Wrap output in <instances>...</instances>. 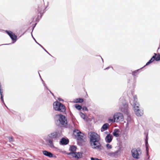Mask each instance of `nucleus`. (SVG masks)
Listing matches in <instances>:
<instances>
[{
	"label": "nucleus",
	"mask_w": 160,
	"mask_h": 160,
	"mask_svg": "<svg viewBox=\"0 0 160 160\" xmlns=\"http://www.w3.org/2000/svg\"><path fill=\"white\" fill-rule=\"evenodd\" d=\"M88 138L91 148L100 151L102 149V146L100 142V137L96 133L92 132L88 133Z\"/></svg>",
	"instance_id": "f257e3e1"
},
{
	"label": "nucleus",
	"mask_w": 160,
	"mask_h": 160,
	"mask_svg": "<svg viewBox=\"0 0 160 160\" xmlns=\"http://www.w3.org/2000/svg\"><path fill=\"white\" fill-rule=\"evenodd\" d=\"M53 109L55 111L61 112L63 114H66V108L62 103L57 101L53 102Z\"/></svg>",
	"instance_id": "f03ea898"
},
{
	"label": "nucleus",
	"mask_w": 160,
	"mask_h": 160,
	"mask_svg": "<svg viewBox=\"0 0 160 160\" xmlns=\"http://www.w3.org/2000/svg\"><path fill=\"white\" fill-rule=\"evenodd\" d=\"M43 5L41 3L38 4V8L36 9V12L37 13L38 15H39V18H41L42 17L43 14L46 12L45 9L47 7L45 8L44 9H43Z\"/></svg>",
	"instance_id": "7ed1b4c3"
},
{
	"label": "nucleus",
	"mask_w": 160,
	"mask_h": 160,
	"mask_svg": "<svg viewBox=\"0 0 160 160\" xmlns=\"http://www.w3.org/2000/svg\"><path fill=\"white\" fill-rule=\"evenodd\" d=\"M6 33L9 36L12 41V43H14L17 40V36L12 31L9 30H5Z\"/></svg>",
	"instance_id": "20e7f679"
},
{
	"label": "nucleus",
	"mask_w": 160,
	"mask_h": 160,
	"mask_svg": "<svg viewBox=\"0 0 160 160\" xmlns=\"http://www.w3.org/2000/svg\"><path fill=\"white\" fill-rule=\"evenodd\" d=\"M73 134L77 137V139L78 140L83 141V138L84 137V134L80 131L78 129L75 130L73 131Z\"/></svg>",
	"instance_id": "39448f33"
},
{
	"label": "nucleus",
	"mask_w": 160,
	"mask_h": 160,
	"mask_svg": "<svg viewBox=\"0 0 160 160\" xmlns=\"http://www.w3.org/2000/svg\"><path fill=\"white\" fill-rule=\"evenodd\" d=\"M157 54L156 53H154V55L147 62L146 65L143 67H144L146 66L149 65V64L153 62L155 60L157 61H160V54L158 53L157 56Z\"/></svg>",
	"instance_id": "423d86ee"
},
{
	"label": "nucleus",
	"mask_w": 160,
	"mask_h": 160,
	"mask_svg": "<svg viewBox=\"0 0 160 160\" xmlns=\"http://www.w3.org/2000/svg\"><path fill=\"white\" fill-rule=\"evenodd\" d=\"M48 136L50 138L57 140L59 138L60 134L58 131H54L48 134Z\"/></svg>",
	"instance_id": "0eeeda50"
},
{
	"label": "nucleus",
	"mask_w": 160,
	"mask_h": 160,
	"mask_svg": "<svg viewBox=\"0 0 160 160\" xmlns=\"http://www.w3.org/2000/svg\"><path fill=\"white\" fill-rule=\"evenodd\" d=\"M60 124L63 126L67 125V120L66 117L62 114H59V117L58 119Z\"/></svg>",
	"instance_id": "6e6552de"
},
{
	"label": "nucleus",
	"mask_w": 160,
	"mask_h": 160,
	"mask_svg": "<svg viewBox=\"0 0 160 160\" xmlns=\"http://www.w3.org/2000/svg\"><path fill=\"white\" fill-rule=\"evenodd\" d=\"M121 110V111L125 114L128 115L129 112H128V104L127 102H125L122 103Z\"/></svg>",
	"instance_id": "1a4fd4ad"
},
{
	"label": "nucleus",
	"mask_w": 160,
	"mask_h": 160,
	"mask_svg": "<svg viewBox=\"0 0 160 160\" xmlns=\"http://www.w3.org/2000/svg\"><path fill=\"white\" fill-rule=\"evenodd\" d=\"M113 118L116 119L117 122L122 121L123 120V115L121 113H118L114 114L113 115Z\"/></svg>",
	"instance_id": "9d476101"
},
{
	"label": "nucleus",
	"mask_w": 160,
	"mask_h": 160,
	"mask_svg": "<svg viewBox=\"0 0 160 160\" xmlns=\"http://www.w3.org/2000/svg\"><path fill=\"white\" fill-rule=\"evenodd\" d=\"M131 153L132 157L135 159H138L139 158V154L138 152L137 149L132 148L131 150Z\"/></svg>",
	"instance_id": "9b49d317"
},
{
	"label": "nucleus",
	"mask_w": 160,
	"mask_h": 160,
	"mask_svg": "<svg viewBox=\"0 0 160 160\" xmlns=\"http://www.w3.org/2000/svg\"><path fill=\"white\" fill-rule=\"evenodd\" d=\"M144 134L145 135V145L146 147V151L147 155V156H148V152H149V145L148 144V133H146V132H145Z\"/></svg>",
	"instance_id": "f8f14e48"
},
{
	"label": "nucleus",
	"mask_w": 160,
	"mask_h": 160,
	"mask_svg": "<svg viewBox=\"0 0 160 160\" xmlns=\"http://www.w3.org/2000/svg\"><path fill=\"white\" fill-rule=\"evenodd\" d=\"M77 149V147L76 146L74 145H70L69 150L70 151V152L68 153L67 154L68 155H72L74 154L75 152H76Z\"/></svg>",
	"instance_id": "ddd939ff"
},
{
	"label": "nucleus",
	"mask_w": 160,
	"mask_h": 160,
	"mask_svg": "<svg viewBox=\"0 0 160 160\" xmlns=\"http://www.w3.org/2000/svg\"><path fill=\"white\" fill-rule=\"evenodd\" d=\"M69 140L67 138H62L60 141L59 144L62 145H65L68 144Z\"/></svg>",
	"instance_id": "4468645a"
},
{
	"label": "nucleus",
	"mask_w": 160,
	"mask_h": 160,
	"mask_svg": "<svg viewBox=\"0 0 160 160\" xmlns=\"http://www.w3.org/2000/svg\"><path fill=\"white\" fill-rule=\"evenodd\" d=\"M134 108V111L136 114L138 116H141L143 114V111H141L139 109V106L138 108L136 107L133 108Z\"/></svg>",
	"instance_id": "2eb2a0df"
},
{
	"label": "nucleus",
	"mask_w": 160,
	"mask_h": 160,
	"mask_svg": "<svg viewBox=\"0 0 160 160\" xmlns=\"http://www.w3.org/2000/svg\"><path fill=\"white\" fill-rule=\"evenodd\" d=\"M46 141L48 143V145L51 148H55L53 143V139L51 138H48L46 139Z\"/></svg>",
	"instance_id": "dca6fc26"
},
{
	"label": "nucleus",
	"mask_w": 160,
	"mask_h": 160,
	"mask_svg": "<svg viewBox=\"0 0 160 160\" xmlns=\"http://www.w3.org/2000/svg\"><path fill=\"white\" fill-rule=\"evenodd\" d=\"M133 108L136 107L138 108L139 106H140L138 102H137V98L136 95H134L133 96Z\"/></svg>",
	"instance_id": "f3484780"
},
{
	"label": "nucleus",
	"mask_w": 160,
	"mask_h": 160,
	"mask_svg": "<svg viewBox=\"0 0 160 160\" xmlns=\"http://www.w3.org/2000/svg\"><path fill=\"white\" fill-rule=\"evenodd\" d=\"M119 151L117 150L114 152H110L108 154L110 157L112 158H116L118 156Z\"/></svg>",
	"instance_id": "a211bd4d"
},
{
	"label": "nucleus",
	"mask_w": 160,
	"mask_h": 160,
	"mask_svg": "<svg viewBox=\"0 0 160 160\" xmlns=\"http://www.w3.org/2000/svg\"><path fill=\"white\" fill-rule=\"evenodd\" d=\"M42 153L44 155L50 158H52L53 156V154L52 153L47 150L43 151Z\"/></svg>",
	"instance_id": "6ab92c4d"
},
{
	"label": "nucleus",
	"mask_w": 160,
	"mask_h": 160,
	"mask_svg": "<svg viewBox=\"0 0 160 160\" xmlns=\"http://www.w3.org/2000/svg\"><path fill=\"white\" fill-rule=\"evenodd\" d=\"M143 67L140 68L135 70L132 72V74L133 76L135 78V77H137L138 75L141 72V70L144 68Z\"/></svg>",
	"instance_id": "aec40b11"
},
{
	"label": "nucleus",
	"mask_w": 160,
	"mask_h": 160,
	"mask_svg": "<svg viewBox=\"0 0 160 160\" xmlns=\"http://www.w3.org/2000/svg\"><path fill=\"white\" fill-rule=\"evenodd\" d=\"M113 136L110 134H108L105 138V140L107 143L111 142Z\"/></svg>",
	"instance_id": "412c9836"
},
{
	"label": "nucleus",
	"mask_w": 160,
	"mask_h": 160,
	"mask_svg": "<svg viewBox=\"0 0 160 160\" xmlns=\"http://www.w3.org/2000/svg\"><path fill=\"white\" fill-rule=\"evenodd\" d=\"M73 157L77 158L78 159L80 158L82 156V153L81 152H75L74 154L72 155Z\"/></svg>",
	"instance_id": "4be33fe9"
},
{
	"label": "nucleus",
	"mask_w": 160,
	"mask_h": 160,
	"mask_svg": "<svg viewBox=\"0 0 160 160\" xmlns=\"http://www.w3.org/2000/svg\"><path fill=\"white\" fill-rule=\"evenodd\" d=\"M109 126V125L108 123H105L102 126L101 128V131L102 132L107 130Z\"/></svg>",
	"instance_id": "5701e85b"
},
{
	"label": "nucleus",
	"mask_w": 160,
	"mask_h": 160,
	"mask_svg": "<svg viewBox=\"0 0 160 160\" xmlns=\"http://www.w3.org/2000/svg\"><path fill=\"white\" fill-rule=\"evenodd\" d=\"M119 132L120 130L119 129H115L113 132V135L116 137H118L119 136Z\"/></svg>",
	"instance_id": "b1692460"
},
{
	"label": "nucleus",
	"mask_w": 160,
	"mask_h": 160,
	"mask_svg": "<svg viewBox=\"0 0 160 160\" xmlns=\"http://www.w3.org/2000/svg\"><path fill=\"white\" fill-rule=\"evenodd\" d=\"M126 115L127 116V122L126 127L128 128L129 125L131 122V118L130 117V116L129 115V113L128 114V115Z\"/></svg>",
	"instance_id": "393cba45"
},
{
	"label": "nucleus",
	"mask_w": 160,
	"mask_h": 160,
	"mask_svg": "<svg viewBox=\"0 0 160 160\" xmlns=\"http://www.w3.org/2000/svg\"><path fill=\"white\" fill-rule=\"evenodd\" d=\"M76 101L75 102L78 103H82L84 102V99L81 98H78L76 99Z\"/></svg>",
	"instance_id": "a878e982"
},
{
	"label": "nucleus",
	"mask_w": 160,
	"mask_h": 160,
	"mask_svg": "<svg viewBox=\"0 0 160 160\" xmlns=\"http://www.w3.org/2000/svg\"><path fill=\"white\" fill-rule=\"evenodd\" d=\"M38 74H39V76L41 79V81L42 82V84L43 85V86H44L45 88L47 89H48V87H47V86H46V84L44 82V81L43 80V79L41 78V76L39 73V72H38Z\"/></svg>",
	"instance_id": "bb28decb"
},
{
	"label": "nucleus",
	"mask_w": 160,
	"mask_h": 160,
	"mask_svg": "<svg viewBox=\"0 0 160 160\" xmlns=\"http://www.w3.org/2000/svg\"><path fill=\"white\" fill-rule=\"evenodd\" d=\"M40 18H39V15H38L37 16V17L35 19V21L36 22L34 24V25L33 26H35V27H36V26L37 24V23L39 22V21L40 19Z\"/></svg>",
	"instance_id": "cd10ccee"
},
{
	"label": "nucleus",
	"mask_w": 160,
	"mask_h": 160,
	"mask_svg": "<svg viewBox=\"0 0 160 160\" xmlns=\"http://www.w3.org/2000/svg\"><path fill=\"white\" fill-rule=\"evenodd\" d=\"M32 38L34 40V41H35V42L37 44H38V45H39L42 48V49L43 50H46L39 43H38V42L36 40L35 38H34V37L32 35Z\"/></svg>",
	"instance_id": "c85d7f7f"
},
{
	"label": "nucleus",
	"mask_w": 160,
	"mask_h": 160,
	"mask_svg": "<svg viewBox=\"0 0 160 160\" xmlns=\"http://www.w3.org/2000/svg\"><path fill=\"white\" fill-rule=\"evenodd\" d=\"M75 108L77 109H78L79 110H81L82 108V107L81 106L79 105V104H75Z\"/></svg>",
	"instance_id": "c756f323"
},
{
	"label": "nucleus",
	"mask_w": 160,
	"mask_h": 160,
	"mask_svg": "<svg viewBox=\"0 0 160 160\" xmlns=\"http://www.w3.org/2000/svg\"><path fill=\"white\" fill-rule=\"evenodd\" d=\"M80 115L82 118L83 119L85 120V115L84 113H82V112H80Z\"/></svg>",
	"instance_id": "7c9ffc66"
},
{
	"label": "nucleus",
	"mask_w": 160,
	"mask_h": 160,
	"mask_svg": "<svg viewBox=\"0 0 160 160\" xmlns=\"http://www.w3.org/2000/svg\"><path fill=\"white\" fill-rule=\"evenodd\" d=\"M9 141L10 142H12L13 141V138L12 137H9L8 138Z\"/></svg>",
	"instance_id": "2f4dec72"
},
{
	"label": "nucleus",
	"mask_w": 160,
	"mask_h": 160,
	"mask_svg": "<svg viewBox=\"0 0 160 160\" xmlns=\"http://www.w3.org/2000/svg\"><path fill=\"white\" fill-rule=\"evenodd\" d=\"M106 146L108 149H110L112 148V146L108 143L107 144Z\"/></svg>",
	"instance_id": "473e14b6"
},
{
	"label": "nucleus",
	"mask_w": 160,
	"mask_h": 160,
	"mask_svg": "<svg viewBox=\"0 0 160 160\" xmlns=\"http://www.w3.org/2000/svg\"><path fill=\"white\" fill-rule=\"evenodd\" d=\"M58 116L59 117V114L55 115L54 117L55 120L57 121V122L58 121V120L57 119V118Z\"/></svg>",
	"instance_id": "72a5a7b5"
},
{
	"label": "nucleus",
	"mask_w": 160,
	"mask_h": 160,
	"mask_svg": "<svg viewBox=\"0 0 160 160\" xmlns=\"http://www.w3.org/2000/svg\"><path fill=\"white\" fill-rule=\"evenodd\" d=\"M108 121L110 122H115L116 121V119L113 118V119L109 118Z\"/></svg>",
	"instance_id": "f704fd0d"
},
{
	"label": "nucleus",
	"mask_w": 160,
	"mask_h": 160,
	"mask_svg": "<svg viewBox=\"0 0 160 160\" xmlns=\"http://www.w3.org/2000/svg\"><path fill=\"white\" fill-rule=\"evenodd\" d=\"M0 96H1L0 98L1 99V101L3 103H4L3 95V94H1V95H0Z\"/></svg>",
	"instance_id": "c9c22d12"
},
{
	"label": "nucleus",
	"mask_w": 160,
	"mask_h": 160,
	"mask_svg": "<svg viewBox=\"0 0 160 160\" xmlns=\"http://www.w3.org/2000/svg\"><path fill=\"white\" fill-rule=\"evenodd\" d=\"M82 109L83 111H88V109L86 106L83 107L82 108Z\"/></svg>",
	"instance_id": "e433bc0d"
},
{
	"label": "nucleus",
	"mask_w": 160,
	"mask_h": 160,
	"mask_svg": "<svg viewBox=\"0 0 160 160\" xmlns=\"http://www.w3.org/2000/svg\"><path fill=\"white\" fill-rule=\"evenodd\" d=\"M1 83L0 82V94L1 95L2 94H3V91L1 88Z\"/></svg>",
	"instance_id": "4c0bfd02"
},
{
	"label": "nucleus",
	"mask_w": 160,
	"mask_h": 160,
	"mask_svg": "<svg viewBox=\"0 0 160 160\" xmlns=\"http://www.w3.org/2000/svg\"><path fill=\"white\" fill-rule=\"evenodd\" d=\"M112 68V69H113V67H112L111 66H109L106 68H105L104 69V70H106L108 69H109V68Z\"/></svg>",
	"instance_id": "58836bf2"
},
{
	"label": "nucleus",
	"mask_w": 160,
	"mask_h": 160,
	"mask_svg": "<svg viewBox=\"0 0 160 160\" xmlns=\"http://www.w3.org/2000/svg\"><path fill=\"white\" fill-rule=\"evenodd\" d=\"M70 115L71 118H73L74 117V116H73V115L72 114V113L71 112H70Z\"/></svg>",
	"instance_id": "ea45409f"
},
{
	"label": "nucleus",
	"mask_w": 160,
	"mask_h": 160,
	"mask_svg": "<svg viewBox=\"0 0 160 160\" xmlns=\"http://www.w3.org/2000/svg\"><path fill=\"white\" fill-rule=\"evenodd\" d=\"M47 90H48L52 94V95L53 96V97L54 96V95L53 93L48 89H47Z\"/></svg>",
	"instance_id": "a19ab883"
},
{
	"label": "nucleus",
	"mask_w": 160,
	"mask_h": 160,
	"mask_svg": "<svg viewBox=\"0 0 160 160\" xmlns=\"http://www.w3.org/2000/svg\"><path fill=\"white\" fill-rule=\"evenodd\" d=\"M35 28V26H33V27H32V32L31 33V35H32V32L33 30V29H34V28Z\"/></svg>",
	"instance_id": "79ce46f5"
},
{
	"label": "nucleus",
	"mask_w": 160,
	"mask_h": 160,
	"mask_svg": "<svg viewBox=\"0 0 160 160\" xmlns=\"http://www.w3.org/2000/svg\"><path fill=\"white\" fill-rule=\"evenodd\" d=\"M10 44H11V43H9V44H2L1 45H0V47H1L2 46V45H9Z\"/></svg>",
	"instance_id": "37998d69"
},
{
	"label": "nucleus",
	"mask_w": 160,
	"mask_h": 160,
	"mask_svg": "<svg viewBox=\"0 0 160 160\" xmlns=\"http://www.w3.org/2000/svg\"><path fill=\"white\" fill-rule=\"evenodd\" d=\"M99 56L101 58V59L102 60V62L103 63L104 61H103V59L102 58V57L100 56Z\"/></svg>",
	"instance_id": "c03bdc74"
},
{
	"label": "nucleus",
	"mask_w": 160,
	"mask_h": 160,
	"mask_svg": "<svg viewBox=\"0 0 160 160\" xmlns=\"http://www.w3.org/2000/svg\"><path fill=\"white\" fill-rule=\"evenodd\" d=\"M137 149L138 150V152L141 151V149H140V148H138Z\"/></svg>",
	"instance_id": "a18cd8bd"
},
{
	"label": "nucleus",
	"mask_w": 160,
	"mask_h": 160,
	"mask_svg": "<svg viewBox=\"0 0 160 160\" xmlns=\"http://www.w3.org/2000/svg\"><path fill=\"white\" fill-rule=\"evenodd\" d=\"M58 100L59 101H63L62 99V98H58Z\"/></svg>",
	"instance_id": "49530a36"
},
{
	"label": "nucleus",
	"mask_w": 160,
	"mask_h": 160,
	"mask_svg": "<svg viewBox=\"0 0 160 160\" xmlns=\"http://www.w3.org/2000/svg\"><path fill=\"white\" fill-rule=\"evenodd\" d=\"M105 133L106 134H107V135L108 134H110L108 132H107V131L106 132H105Z\"/></svg>",
	"instance_id": "de8ad7c7"
},
{
	"label": "nucleus",
	"mask_w": 160,
	"mask_h": 160,
	"mask_svg": "<svg viewBox=\"0 0 160 160\" xmlns=\"http://www.w3.org/2000/svg\"><path fill=\"white\" fill-rule=\"evenodd\" d=\"M3 104H4V105H5V107H6V105L5 104V103L4 102V103H3Z\"/></svg>",
	"instance_id": "09e8293b"
},
{
	"label": "nucleus",
	"mask_w": 160,
	"mask_h": 160,
	"mask_svg": "<svg viewBox=\"0 0 160 160\" xmlns=\"http://www.w3.org/2000/svg\"><path fill=\"white\" fill-rule=\"evenodd\" d=\"M45 51L47 53H48L49 54H49L48 52H47V51L46 50V51Z\"/></svg>",
	"instance_id": "8fccbe9b"
},
{
	"label": "nucleus",
	"mask_w": 160,
	"mask_h": 160,
	"mask_svg": "<svg viewBox=\"0 0 160 160\" xmlns=\"http://www.w3.org/2000/svg\"><path fill=\"white\" fill-rule=\"evenodd\" d=\"M159 49H160V47H159L158 48V49H157V50H159Z\"/></svg>",
	"instance_id": "3c124183"
},
{
	"label": "nucleus",
	"mask_w": 160,
	"mask_h": 160,
	"mask_svg": "<svg viewBox=\"0 0 160 160\" xmlns=\"http://www.w3.org/2000/svg\"><path fill=\"white\" fill-rule=\"evenodd\" d=\"M6 107L7 108V109H8V107L7 106H6Z\"/></svg>",
	"instance_id": "603ef678"
},
{
	"label": "nucleus",
	"mask_w": 160,
	"mask_h": 160,
	"mask_svg": "<svg viewBox=\"0 0 160 160\" xmlns=\"http://www.w3.org/2000/svg\"><path fill=\"white\" fill-rule=\"evenodd\" d=\"M6 107L7 108V109H8V107L7 106H6Z\"/></svg>",
	"instance_id": "864d4df0"
}]
</instances>
